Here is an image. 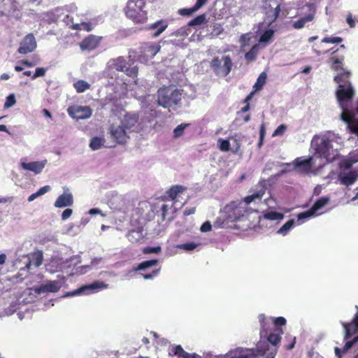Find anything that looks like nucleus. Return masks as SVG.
Masks as SVG:
<instances>
[{
	"instance_id": "9d476101",
	"label": "nucleus",
	"mask_w": 358,
	"mask_h": 358,
	"mask_svg": "<svg viewBox=\"0 0 358 358\" xmlns=\"http://www.w3.org/2000/svg\"><path fill=\"white\" fill-rule=\"evenodd\" d=\"M67 111L69 116L77 120L88 119L92 114V110L89 106H70L68 108Z\"/></svg>"
},
{
	"instance_id": "bb28decb",
	"label": "nucleus",
	"mask_w": 358,
	"mask_h": 358,
	"mask_svg": "<svg viewBox=\"0 0 358 358\" xmlns=\"http://www.w3.org/2000/svg\"><path fill=\"white\" fill-rule=\"evenodd\" d=\"M109 66L118 71H124L127 67L125 60L122 57L110 61Z\"/></svg>"
},
{
	"instance_id": "a878e982",
	"label": "nucleus",
	"mask_w": 358,
	"mask_h": 358,
	"mask_svg": "<svg viewBox=\"0 0 358 358\" xmlns=\"http://www.w3.org/2000/svg\"><path fill=\"white\" fill-rule=\"evenodd\" d=\"M280 12V5L278 4L275 8H269L266 13V20L269 24H273L279 17Z\"/></svg>"
},
{
	"instance_id": "72a5a7b5",
	"label": "nucleus",
	"mask_w": 358,
	"mask_h": 358,
	"mask_svg": "<svg viewBox=\"0 0 358 358\" xmlns=\"http://www.w3.org/2000/svg\"><path fill=\"white\" fill-rule=\"evenodd\" d=\"M273 35L274 31L273 29H267L264 31L260 36L259 42L267 43L273 37Z\"/></svg>"
},
{
	"instance_id": "13d9d810",
	"label": "nucleus",
	"mask_w": 358,
	"mask_h": 358,
	"mask_svg": "<svg viewBox=\"0 0 358 358\" xmlns=\"http://www.w3.org/2000/svg\"><path fill=\"white\" fill-rule=\"evenodd\" d=\"M346 21H347L348 24H349V26L350 27H352V28L355 27V22L353 20L352 16V15L350 13L348 15L347 18H346Z\"/></svg>"
},
{
	"instance_id": "473e14b6",
	"label": "nucleus",
	"mask_w": 358,
	"mask_h": 358,
	"mask_svg": "<svg viewBox=\"0 0 358 358\" xmlns=\"http://www.w3.org/2000/svg\"><path fill=\"white\" fill-rule=\"evenodd\" d=\"M294 220H289L287 222H285L278 230V233L282 235H286L290 229L294 225Z\"/></svg>"
},
{
	"instance_id": "9b49d317",
	"label": "nucleus",
	"mask_w": 358,
	"mask_h": 358,
	"mask_svg": "<svg viewBox=\"0 0 358 358\" xmlns=\"http://www.w3.org/2000/svg\"><path fill=\"white\" fill-rule=\"evenodd\" d=\"M187 189V187L176 185L171 186L165 193V194L162 197V201H173L175 203L177 202H180L182 205L185 203V201L181 202L180 201V197L182 194Z\"/></svg>"
},
{
	"instance_id": "c03bdc74",
	"label": "nucleus",
	"mask_w": 358,
	"mask_h": 358,
	"mask_svg": "<svg viewBox=\"0 0 358 358\" xmlns=\"http://www.w3.org/2000/svg\"><path fill=\"white\" fill-rule=\"evenodd\" d=\"M219 148L221 151L227 152L230 149L229 141L227 139H219Z\"/></svg>"
},
{
	"instance_id": "a18cd8bd",
	"label": "nucleus",
	"mask_w": 358,
	"mask_h": 358,
	"mask_svg": "<svg viewBox=\"0 0 358 358\" xmlns=\"http://www.w3.org/2000/svg\"><path fill=\"white\" fill-rule=\"evenodd\" d=\"M161 250H162V248L160 246H155V247L147 246L143 249V252L144 254H152V253L157 254V253L160 252Z\"/></svg>"
},
{
	"instance_id": "bf43d9fd",
	"label": "nucleus",
	"mask_w": 358,
	"mask_h": 358,
	"mask_svg": "<svg viewBox=\"0 0 358 358\" xmlns=\"http://www.w3.org/2000/svg\"><path fill=\"white\" fill-rule=\"evenodd\" d=\"M88 213L91 215L101 214V216L104 217L105 215L101 213V211L99 208H92L88 211Z\"/></svg>"
},
{
	"instance_id": "39448f33",
	"label": "nucleus",
	"mask_w": 358,
	"mask_h": 358,
	"mask_svg": "<svg viewBox=\"0 0 358 358\" xmlns=\"http://www.w3.org/2000/svg\"><path fill=\"white\" fill-rule=\"evenodd\" d=\"M259 321L261 325L260 329V335L261 336H266L267 341L272 344L273 345H277L281 340V334H282V330L281 329H276V333H270L268 334V322L266 320V317L264 314H260L258 316Z\"/></svg>"
},
{
	"instance_id": "052dcab7",
	"label": "nucleus",
	"mask_w": 358,
	"mask_h": 358,
	"mask_svg": "<svg viewBox=\"0 0 358 358\" xmlns=\"http://www.w3.org/2000/svg\"><path fill=\"white\" fill-rule=\"evenodd\" d=\"M124 72L128 76L131 78H133L134 76V69L133 68L126 67V69H124Z\"/></svg>"
},
{
	"instance_id": "0eeeda50",
	"label": "nucleus",
	"mask_w": 358,
	"mask_h": 358,
	"mask_svg": "<svg viewBox=\"0 0 358 358\" xmlns=\"http://www.w3.org/2000/svg\"><path fill=\"white\" fill-rule=\"evenodd\" d=\"M108 285L102 281H95L92 284L84 285L73 291L67 292L64 296H74L87 293H94L100 289L108 288Z\"/></svg>"
},
{
	"instance_id": "423d86ee",
	"label": "nucleus",
	"mask_w": 358,
	"mask_h": 358,
	"mask_svg": "<svg viewBox=\"0 0 358 358\" xmlns=\"http://www.w3.org/2000/svg\"><path fill=\"white\" fill-rule=\"evenodd\" d=\"M338 50V49H336V50L331 52V56L329 57L328 62L330 64L331 68L335 71H343L342 73L337 75L334 78V80L336 83H341V82H343V77L345 76L348 78L350 76V71L343 69V62L345 58L343 55L338 56L336 55Z\"/></svg>"
},
{
	"instance_id": "4d7b16f0",
	"label": "nucleus",
	"mask_w": 358,
	"mask_h": 358,
	"mask_svg": "<svg viewBox=\"0 0 358 358\" xmlns=\"http://www.w3.org/2000/svg\"><path fill=\"white\" fill-rule=\"evenodd\" d=\"M290 341L291 342L289 345L285 346V349L287 350H290L294 348V345L296 344V337H291Z\"/></svg>"
},
{
	"instance_id": "6ab92c4d",
	"label": "nucleus",
	"mask_w": 358,
	"mask_h": 358,
	"mask_svg": "<svg viewBox=\"0 0 358 358\" xmlns=\"http://www.w3.org/2000/svg\"><path fill=\"white\" fill-rule=\"evenodd\" d=\"M129 201L124 196L116 194L110 201V208L120 211H124L127 209Z\"/></svg>"
},
{
	"instance_id": "ddd939ff",
	"label": "nucleus",
	"mask_w": 358,
	"mask_h": 358,
	"mask_svg": "<svg viewBox=\"0 0 358 358\" xmlns=\"http://www.w3.org/2000/svg\"><path fill=\"white\" fill-rule=\"evenodd\" d=\"M161 46L153 43H145L140 47V55L138 57V61H142V57L147 60L149 58H153L160 50Z\"/></svg>"
},
{
	"instance_id": "b1692460",
	"label": "nucleus",
	"mask_w": 358,
	"mask_h": 358,
	"mask_svg": "<svg viewBox=\"0 0 358 358\" xmlns=\"http://www.w3.org/2000/svg\"><path fill=\"white\" fill-rule=\"evenodd\" d=\"M357 178V175L354 171H350L347 173H340L338 176V180L341 183L345 186L352 185L356 181Z\"/></svg>"
},
{
	"instance_id": "f8f14e48",
	"label": "nucleus",
	"mask_w": 358,
	"mask_h": 358,
	"mask_svg": "<svg viewBox=\"0 0 358 358\" xmlns=\"http://www.w3.org/2000/svg\"><path fill=\"white\" fill-rule=\"evenodd\" d=\"M36 46L37 43L34 34H28L20 42L17 52L20 54L27 55L34 51Z\"/></svg>"
},
{
	"instance_id": "f3484780",
	"label": "nucleus",
	"mask_w": 358,
	"mask_h": 358,
	"mask_svg": "<svg viewBox=\"0 0 358 358\" xmlns=\"http://www.w3.org/2000/svg\"><path fill=\"white\" fill-rule=\"evenodd\" d=\"M339 89L336 91V96L340 102L351 101L354 96L355 92L351 84L349 83L348 87L345 88L343 85H340Z\"/></svg>"
},
{
	"instance_id": "cd10ccee",
	"label": "nucleus",
	"mask_w": 358,
	"mask_h": 358,
	"mask_svg": "<svg viewBox=\"0 0 358 358\" xmlns=\"http://www.w3.org/2000/svg\"><path fill=\"white\" fill-rule=\"evenodd\" d=\"M104 138L98 136H94L90 141V148L93 150H99L104 146Z\"/></svg>"
},
{
	"instance_id": "f257e3e1",
	"label": "nucleus",
	"mask_w": 358,
	"mask_h": 358,
	"mask_svg": "<svg viewBox=\"0 0 358 358\" xmlns=\"http://www.w3.org/2000/svg\"><path fill=\"white\" fill-rule=\"evenodd\" d=\"M264 194V190H260L244 198L243 201H233L227 204L221 215L216 220V224L224 228L229 222H236L249 213L248 204L255 199H261Z\"/></svg>"
},
{
	"instance_id": "f03ea898",
	"label": "nucleus",
	"mask_w": 358,
	"mask_h": 358,
	"mask_svg": "<svg viewBox=\"0 0 358 358\" xmlns=\"http://www.w3.org/2000/svg\"><path fill=\"white\" fill-rule=\"evenodd\" d=\"M134 125V117L132 115H125L122 120V126H111L110 136L118 143H124L129 138L127 130L131 129Z\"/></svg>"
},
{
	"instance_id": "49530a36",
	"label": "nucleus",
	"mask_w": 358,
	"mask_h": 358,
	"mask_svg": "<svg viewBox=\"0 0 358 358\" xmlns=\"http://www.w3.org/2000/svg\"><path fill=\"white\" fill-rule=\"evenodd\" d=\"M15 103H16L15 96L13 94H11L6 97V100L4 103V108H8L10 107H12L13 106H14L15 104Z\"/></svg>"
},
{
	"instance_id": "0e129e2a",
	"label": "nucleus",
	"mask_w": 358,
	"mask_h": 358,
	"mask_svg": "<svg viewBox=\"0 0 358 358\" xmlns=\"http://www.w3.org/2000/svg\"><path fill=\"white\" fill-rule=\"evenodd\" d=\"M311 69L312 68L310 66H306L304 68H303L301 72L304 74H308L310 72Z\"/></svg>"
},
{
	"instance_id": "e2e57ef3",
	"label": "nucleus",
	"mask_w": 358,
	"mask_h": 358,
	"mask_svg": "<svg viewBox=\"0 0 358 358\" xmlns=\"http://www.w3.org/2000/svg\"><path fill=\"white\" fill-rule=\"evenodd\" d=\"M256 92L254 90L252 91L244 99V103H249V101L252 98L253 95L255 94Z\"/></svg>"
},
{
	"instance_id": "4c0bfd02",
	"label": "nucleus",
	"mask_w": 358,
	"mask_h": 358,
	"mask_svg": "<svg viewBox=\"0 0 358 358\" xmlns=\"http://www.w3.org/2000/svg\"><path fill=\"white\" fill-rule=\"evenodd\" d=\"M189 124H180L178 125L173 130V136L175 138L180 137L183 135L185 129L188 127Z\"/></svg>"
},
{
	"instance_id": "393cba45",
	"label": "nucleus",
	"mask_w": 358,
	"mask_h": 358,
	"mask_svg": "<svg viewBox=\"0 0 358 358\" xmlns=\"http://www.w3.org/2000/svg\"><path fill=\"white\" fill-rule=\"evenodd\" d=\"M168 27V23L163 20H159L155 23L152 24L148 27L149 29H156L152 34V37L156 38L159 36L163 31Z\"/></svg>"
},
{
	"instance_id": "aec40b11",
	"label": "nucleus",
	"mask_w": 358,
	"mask_h": 358,
	"mask_svg": "<svg viewBox=\"0 0 358 358\" xmlns=\"http://www.w3.org/2000/svg\"><path fill=\"white\" fill-rule=\"evenodd\" d=\"M101 37L94 35H90L85 38L80 43V48L83 50H92L95 49L100 43Z\"/></svg>"
},
{
	"instance_id": "8fccbe9b",
	"label": "nucleus",
	"mask_w": 358,
	"mask_h": 358,
	"mask_svg": "<svg viewBox=\"0 0 358 358\" xmlns=\"http://www.w3.org/2000/svg\"><path fill=\"white\" fill-rule=\"evenodd\" d=\"M45 74V69L44 68H42V67L36 68L35 73L32 75L31 78L33 80H34L38 77L44 76Z\"/></svg>"
},
{
	"instance_id": "7ed1b4c3",
	"label": "nucleus",
	"mask_w": 358,
	"mask_h": 358,
	"mask_svg": "<svg viewBox=\"0 0 358 358\" xmlns=\"http://www.w3.org/2000/svg\"><path fill=\"white\" fill-rule=\"evenodd\" d=\"M181 101V93L178 89H171L169 87H163L157 91L158 104L164 108L178 105Z\"/></svg>"
},
{
	"instance_id": "f704fd0d",
	"label": "nucleus",
	"mask_w": 358,
	"mask_h": 358,
	"mask_svg": "<svg viewBox=\"0 0 358 358\" xmlns=\"http://www.w3.org/2000/svg\"><path fill=\"white\" fill-rule=\"evenodd\" d=\"M264 217L268 220H280L283 218V215L275 211H270L265 213Z\"/></svg>"
},
{
	"instance_id": "dca6fc26",
	"label": "nucleus",
	"mask_w": 358,
	"mask_h": 358,
	"mask_svg": "<svg viewBox=\"0 0 358 358\" xmlns=\"http://www.w3.org/2000/svg\"><path fill=\"white\" fill-rule=\"evenodd\" d=\"M329 202V198L320 197L313 204L309 210L298 214V218L303 219L313 215L317 210L323 208Z\"/></svg>"
},
{
	"instance_id": "4468645a",
	"label": "nucleus",
	"mask_w": 358,
	"mask_h": 358,
	"mask_svg": "<svg viewBox=\"0 0 358 358\" xmlns=\"http://www.w3.org/2000/svg\"><path fill=\"white\" fill-rule=\"evenodd\" d=\"M73 204L72 193L68 187H64V192L55 201L54 206L61 208L71 206Z\"/></svg>"
},
{
	"instance_id": "de8ad7c7",
	"label": "nucleus",
	"mask_w": 358,
	"mask_h": 358,
	"mask_svg": "<svg viewBox=\"0 0 358 358\" xmlns=\"http://www.w3.org/2000/svg\"><path fill=\"white\" fill-rule=\"evenodd\" d=\"M286 322L287 321L285 318L283 317H278L276 318H274L273 320V324L275 327H277V329H279L278 327L285 325Z\"/></svg>"
},
{
	"instance_id": "1a4fd4ad",
	"label": "nucleus",
	"mask_w": 358,
	"mask_h": 358,
	"mask_svg": "<svg viewBox=\"0 0 358 358\" xmlns=\"http://www.w3.org/2000/svg\"><path fill=\"white\" fill-rule=\"evenodd\" d=\"M20 262L24 264V267L20 268V271H28L33 265L35 267H38L43 262V256L41 254H32L31 255L23 256L22 259L15 260L14 266H17Z\"/></svg>"
},
{
	"instance_id": "a19ab883",
	"label": "nucleus",
	"mask_w": 358,
	"mask_h": 358,
	"mask_svg": "<svg viewBox=\"0 0 358 358\" xmlns=\"http://www.w3.org/2000/svg\"><path fill=\"white\" fill-rule=\"evenodd\" d=\"M198 245L199 244L195 243L194 242H188L179 245L178 248L184 250L192 251L196 248Z\"/></svg>"
},
{
	"instance_id": "603ef678",
	"label": "nucleus",
	"mask_w": 358,
	"mask_h": 358,
	"mask_svg": "<svg viewBox=\"0 0 358 358\" xmlns=\"http://www.w3.org/2000/svg\"><path fill=\"white\" fill-rule=\"evenodd\" d=\"M73 214V210L71 208H66L61 216L62 220H66L69 219Z\"/></svg>"
},
{
	"instance_id": "3c124183",
	"label": "nucleus",
	"mask_w": 358,
	"mask_h": 358,
	"mask_svg": "<svg viewBox=\"0 0 358 358\" xmlns=\"http://www.w3.org/2000/svg\"><path fill=\"white\" fill-rule=\"evenodd\" d=\"M173 352L176 355H178L180 357H182L185 356V354L187 353L183 348L181 347V345H176L173 349Z\"/></svg>"
},
{
	"instance_id": "c85d7f7f",
	"label": "nucleus",
	"mask_w": 358,
	"mask_h": 358,
	"mask_svg": "<svg viewBox=\"0 0 358 358\" xmlns=\"http://www.w3.org/2000/svg\"><path fill=\"white\" fill-rule=\"evenodd\" d=\"M51 187L50 185H45L42 187H41L36 192L31 194L29 197L27 201L29 202H31L34 200H35L37 197L41 196L50 191Z\"/></svg>"
},
{
	"instance_id": "ea45409f",
	"label": "nucleus",
	"mask_w": 358,
	"mask_h": 358,
	"mask_svg": "<svg viewBox=\"0 0 358 358\" xmlns=\"http://www.w3.org/2000/svg\"><path fill=\"white\" fill-rule=\"evenodd\" d=\"M72 29L86 30L87 31H90L92 30V27L89 23L81 22V23H76V24H73Z\"/></svg>"
},
{
	"instance_id": "6e6552de",
	"label": "nucleus",
	"mask_w": 358,
	"mask_h": 358,
	"mask_svg": "<svg viewBox=\"0 0 358 358\" xmlns=\"http://www.w3.org/2000/svg\"><path fill=\"white\" fill-rule=\"evenodd\" d=\"M158 262L159 261L157 259L144 261L140 263L138 266L136 267V271H141L139 274L143 277V279H152L159 274L160 268H155L150 273L148 272L147 270L152 266H157Z\"/></svg>"
},
{
	"instance_id": "a211bd4d",
	"label": "nucleus",
	"mask_w": 358,
	"mask_h": 358,
	"mask_svg": "<svg viewBox=\"0 0 358 358\" xmlns=\"http://www.w3.org/2000/svg\"><path fill=\"white\" fill-rule=\"evenodd\" d=\"M46 164L47 160L44 159L42 161L32 162L29 163L22 162H20V166L24 170L32 171L35 174H39L42 172Z\"/></svg>"
},
{
	"instance_id": "79ce46f5",
	"label": "nucleus",
	"mask_w": 358,
	"mask_h": 358,
	"mask_svg": "<svg viewBox=\"0 0 358 358\" xmlns=\"http://www.w3.org/2000/svg\"><path fill=\"white\" fill-rule=\"evenodd\" d=\"M200 8V7H196V4L195 3L194 6L191 8H182L178 10V13L181 15H191L194 12L198 10Z\"/></svg>"
},
{
	"instance_id": "2f4dec72",
	"label": "nucleus",
	"mask_w": 358,
	"mask_h": 358,
	"mask_svg": "<svg viewBox=\"0 0 358 358\" xmlns=\"http://www.w3.org/2000/svg\"><path fill=\"white\" fill-rule=\"evenodd\" d=\"M73 86L78 93L84 92L90 87V85L83 80L77 81L74 83Z\"/></svg>"
},
{
	"instance_id": "2eb2a0df",
	"label": "nucleus",
	"mask_w": 358,
	"mask_h": 358,
	"mask_svg": "<svg viewBox=\"0 0 358 358\" xmlns=\"http://www.w3.org/2000/svg\"><path fill=\"white\" fill-rule=\"evenodd\" d=\"M332 145L330 141L328 138H322L320 142L317 143L315 151L320 158H324L329 161L331 159L330 151Z\"/></svg>"
},
{
	"instance_id": "7c9ffc66",
	"label": "nucleus",
	"mask_w": 358,
	"mask_h": 358,
	"mask_svg": "<svg viewBox=\"0 0 358 358\" xmlns=\"http://www.w3.org/2000/svg\"><path fill=\"white\" fill-rule=\"evenodd\" d=\"M266 80V73L263 72L259 76L256 83H255V85L253 86L254 91L257 92V91L260 90L263 87V86L265 85Z\"/></svg>"
},
{
	"instance_id": "412c9836",
	"label": "nucleus",
	"mask_w": 358,
	"mask_h": 358,
	"mask_svg": "<svg viewBox=\"0 0 358 358\" xmlns=\"http://www.w3.org/2000/svg\"><path fill=\"white\" fill-rule=\"evenodd\" d=\"M61 286L58 281H49L45 285L36 287L35 291L38 294L43 292H56L60 289Z\"/></svg>"
},
{
	"instance_id": "09e8293b",
	"label": "nucleus",
	"mask_w": 358,
	"mask_h": 358,
	"mask_svg": "<svg viewBox=\"0 0 358 358\" xmlns=\"http://www.w3.org/2000/svg\"><path fill=\"white\" fill-rule=\"evenodd\" d=\"M287 126L285 124H280L277 127L273 134V136H282L286 131Z\"/></svg>"
},
{
	"instance_id": "774afa93",
	"label": "nucleus",
	"mask_w": 358,
	"mask_h": 358,
	"mask_svg": "<svg viewBox=\"0 0 358 358\" xmlns=\"http://www.w3.org/2000/svg\"><path fill=\"white\" fill-rule=\"evenodd\" d=\"M198 355H196V354H189L188 352H187L186 354H185V356L183 357V358H198Z\"/></svg>"
},
{
	"instance_id": "c756f323",
	"label": "nucleus",
	"mask_w": 358,
	"mask_h": 358,
	"mask_svg": "<svg viewBox=\"0 0 358 358\" xmlns=\"http://www.w3.org/2000/svg\"><path fill=\"white\" fill-rule=\"evenodd\" d=\"M124 11L128 18L134 20V0H128Z\"/></svg>"
},
{
	"instance_id": "5701e85b",
	"label": "nucleus",
	"mask_w": 358,
	"mask_h": 358,
	"mask_svg": "<svg viewBox=\"0 0 358 358\" xmlns=\"http://www.w3.org/2000/svg\"><path fill=\"white\" fill-rule=\"evenodd\" d=\"M312 157L302 159L300 157L294 160V166L303 173H308L312 168Z\"/></svg>"
},
{
	"instance_id": "37998d69",
	"label": "nucleus",
	"mask_w": 358,
	"mask_h": 358,
	"mask_svg": "<svg viewBox=\"0 0 358 358\" xmlns=\"http://www.w3.org/2000/svg\"><path fill=\"white\" fill-rule=\"evenodd\" d=\"M343 38L339 36L329 37L326 36L322 39V42L324 43H340L343 42Z\"/></svg>"
},
{
	"instance_id": "20e7f679",
	"label": "nucleus",
	"mask_w": 358,
	"mask_h": 358,
	"mask_svg": "<svg viewBox=\"0 0 358 358\" xmlns=\"http://www.w3.org/2000/svg\"><path fill=\"white\" fill-rule=\"evenodd\" d=\"M233 63L229 55L224 56L222 59L214 57L210 62V67L215 74L227 76L231 71Z\"/></svg>"
},
{
	"instance_id": "6e6d98bb",
	"label": "nucleus",
	"mask_w": 358,
	"mask_h": 358,
	"mask_svg": "<svg viewBox=\"0 0 358 358\" xmlns=\"http://www.w3.org/2000/svg\"><path fill=\"white\" fill-rule=\"evenodd\" d=\"M63 20H64V23L67 26H69L71 29H72L73 24H75L73 22V18L71 17H70L69 15H66Z\"/></svg>"
},
{
	"instance_id": "5fc2aeb1",
	"label": "nucleus",
	"mask_w": 358,
	"mask_h": 358,
	"mask_svg": "<svg viewBox=\"0 0 358 358\" xmlns=\"http://www.w3.org/2000/svg\"><path fill=\"white\" fill-rule=\"evenodd\" d=\"M169 209V206L167 204H163L161 206L160 210L162 211V220H166V214L168 213Z\"/></svg>"
},
{
	"instance_id": "69168bd1",
	"label": "nucleus",
	"mask_w": 358,
	"mask_h": 358,
	"mask_svg": "<svg viewBox=\"0 0 358 358\" xmlns=\"http://www.w3.org/2000/svg\"><path fill=\"white\" fill-rule=\"evenodd\" d=\"M21 63H22V64H24V65H25V66H28V67H32V66H34V63H32V62H29V60H27V59H25V60H22V61H21Z\"/></svg>"
},
{
	"instance_id": "e433bc0d",
	"label": "nucleus",
	"mask_w": 358,
	"mask_h": 358,
	"mask_svg": "<svg viewBox=\"0 0 358 358\" xmlns=\"http://www.w3.org/2000/svg\"><path fill=\"white\" fill-rule=\"evenodd\" d=\"M137 1L140 2V4L138 6L141 10V13H139L140 18L136 15V23L143 22L144 20L147 19V13L145 11L142 10V7L145 4L143 0H137Z\"/></svg>"
},
{
	"instance_id": "864d4df0",
	"label": "nucleus",
	"mask_w": 358,
	"mask_h": 358,
	"mask_svg": "<svg viewBox=\"0 0 358 358\" xmlns=\"http://www.w3.org/2000/svg\"><path fill=\"white\" fill-rule=\"evenodd\" d=\"M211 229H212V225H211L210 222H206L201 225L200 230L202 232H208V231H210L211 230Z\"/></svg>"
},
{
	"instance_id": "338daca9",
	"label": "nucleus",
	"mask_w": 358,
	"mask_h": 358,
	"mask_svg": "<svg viewBox=\"0 0 358 358\" xmlns=\"http://www.w3.org/2000/svg\"><path fill=\"white\" fill-rule=\"evenodd\" d=\"M207 1L208 0H197L196 2V7L201 8L203 5L206 3Z\"/></svg>"
},
{
	"instance_id": "58836bf2",
	"label": "nucleus",
	"mask_w": 358,
	"mask_h": 358,
	"mask_svg": "<svg viewBox=\"0 0 358 358\" xmlns=\"http://www.w3.org/2000/svg\"><path fill=\"white\" fill-rule=\"evenodd\" d=\"M257 53V46L254 45L252 48L245 53V58L246 60L251 62L256 59Z\"/></svg>"
},
{
	"instance_id": "4be33fe9",
	"label": "nucleus",
	"mask_w": 358,
	"mask_h": 358,
	"mask_svg": "<svg viewBox=\"0 0 358 358\" xmlns=\"http://www.w3.org/2000/svg\"><path fill=\"white\" fill-rule=\"evenodd\" d=\"M315 10L308 13L306 16L300 17L296 21L292 22V27L295 29H301L303 28L308 22H312L315 19Z\"/></svg>"
},
{
	"instance_id": "c9c22d12",
	"label": "nucleus",
	"mask_w": 358,
	"mask_h": 358,
	"mask_svg": "<svg viewBox=\"0 0 358 358\" xmlns=\"http://www.w3.org/2000/svg\"><path fill=\"white\" fill-rule=\"evenodd\" d=\"M206 22V15L202 14L196 16L194 19L191 20L188 22V25L191 27H194L196 25H201Z\"/></svg>"
},
{
	"instance_id": "680f3d73",
	"label": "nucleus",
	"mask_w": 358,
	"mask_h": 358,
	"mask_svg": "<svg viewBox=\"0 0 358 358\" xmlns=\"http://www.w3.org/2000/svg\"><path fill=\"white\" fill-rule=\"evenodd\" d=\"M265 135H266V129H265L264 124H262L261 125V127H260V130H259V137H260V138L264 139Z\"/></svg>"
}]
</instances>
